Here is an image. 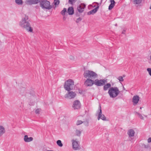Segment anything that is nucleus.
Listing matches in <instances>:
<instances>
[{
  "label": "nucleus",
  "instance_id": "nucleus-4",
  "mask_svg": "<svg viewBox=\"0 0 151 151\" xmlns=\"http://www.w3.org/2000/svg\"><path fill=\"white\" fill-rule=\"evenodd\" d=\"M39 2L40 7L44 10H50L52 7L50 4V2L47 0H41Z\"/></svg>",
  "mask_w": 151,
  "mask_h": 151
},
{
  "label": "nucleus",
  "instance_id": "nucleus-44",
  "mask_svg": "<svg viewBox=\"0 0 151 151\" xmlns=\"http://www.w3.org/2000/svg\"><path fill=\"white\" fill-rule=\"evenodd\" d=\"M123 88H124V90H125L124 89V87H123Z\"/></svg>",
  "mask_w": 151,
  "mask_h": 151
},
{
  "label": "nucleus",
  "instance_id": "nucleus-6",
  "mask_svg": "<svg viewBox=\"0 0 151 151\" xmlns=\"http://www.w3.org/2000/svg\"><path fill=\"white\" fill-rule=\"evenodd\" d=\"M107 82V79H95L94 80V84L97 86H102Z\"/></svg>",
  "mask_w": 151,
  "mask_h": 151
},
{
  "label": "nucleus",
  "instance_id": "nucleus-25",
  "mask_svg": "<svg viewBox=\"0 0 151 151\" xmlns=\"http://www.w3.org/2000/svg\"><path fill=\"white\" fill-rule=\"evenodd\" d=\"M57 144L60 147H62L63 146V144L62 143L61 141L60 140H58L57 141Z\"/></svg>",
  "mask_w": 151,
  "mask_h": 151
},
{
  "label": "nucleus",
  "instance_id": "nucleus-12",
  "mask_svg": "<svg viewBox=\"0 0 151 151\" xmlns=\"http://www.w3.org/2000/svg\"><path fill=\"white\" fill-rule=\"evenodd\" d=\"M139 100V96L136 95L133 96L132 101L133 103V105L135 106L138 103Z\"/></svg>",
  "mask_w": 151,
  "mask_h": 151
},
{
  "label": "nucleus",
  "instance_id": "nucleus-30",
  "mask_svg": "<svg viewBox=\"0 0 151 151\" xmlns=\"http://www.w3.org/2000/svg\"><path fill=\"white\" fill-rule=\"evenodd\" d=\"M83 123V122L81 120H78L76 122V125H79Z\"/></svg>",
  "mask_w": 151,
  "mask_h": 151
},
{
  "label": "nucleus",
  "instance_id": "nucleus-23",
  "mask_svg": "<svg viewBox=\"0 0 151 151\" xmlns=\"http://www.w3.org/2000/svg\"><path fill=\"white\" fill-rule=\"evenodd\" d=\"M15 3L19 5H22L23 3L22 0H15Z\"/></svg>",
  "mask_w": 151,
  "mask_h": 151
},
{
  "label": "nucleus",
  "instance_id": "nucleus-11",
  "mask_svg": "<svg viewBox=\"0 0 151 151\" xmlns=\"http://www.w3.org/2000/svg\"><path fill=\"white\" fill-rule=\"evenodd\" d=\"M72 142L73 149L75 150H79V147L78 142L74 140H72Z\"/></svg>",
  "mask_w": 151,
  "mask_h": 151
},
{
  "label": "nucleus",
  "instance_id": "nucleus-35",
  "mask_svg": "<svg viewBox=\"0 0 151 151\" xmlns=\"http://www.w3.org/2000/svg\"><path fill=\"white\" fill-rule=\"evenodd\" d=\"M81 18L80 17H79L77 19V20H76V22L77 23H78L79 22L81 21Z\"/></svg>",
  "mask_w": 151,
  "mask_h": 151
},
{
  "label": "nucleus",
  "instance_id": "nucleus-15",
  "mask_svg": "<svg viewBox=\"0 0 151 151\" xmlns=\"http://www.w3.org/2000/svg\"><path fill=\"white\" fill-rule=\"evenodd\" d=\"M24 140L25 142H28L32 141L33 138L32 137H28L27 135H25L24 137Z\"/></svg>",
  "mask_w": 151,
  "mask_h": 151
},
{
  "label": "nucleus",
  "instance_id": "nucleus-42",
  "mask_svg": "<svg viewBox=\"0 0 151 151\" xmlns=\"http://www.w3.org/2000/svg\"><path fill=\"white\" fill-rule=\"evenodd\" d=\"M150 9H151V5L150 6Z\"/></svg>",
  "mask_w": 151,
  "mask_h": 151
},
{
  "label": "nucleus",
  "instance_id": "nucleus-40",
  "mask_svg": "<svg viewBox=\"0 0 151 151\" xmlns=\"http://www.w3.org/2000/svg\"><path fill=\"white\" fill-rule=\"evenodd\" d=\"M150 61H151V55L150 56Z\"/></svg>",
  "mask_w": 151,
  "mask_h": 151
},
{
  "label": "nucleus",
  "instance_id": "nucleus-39",
  "mask_svg": "<svg viewBox=\"0 0 151 151\" xmlns=\"http://www.w3.org/2000/svg\"><path fill=\"white\" fill-rule=\"evenodd\" d=\"M63 19L64 20H65V17H64L63 18Z\"/></svg>",
  "mask_w": 151,
  "mask_h": 151
},
{
  "label": "nucleus",
  "instance_id": "nucleus-34",
  "mask_svg": "<svg viewBox=\"0 0 151 151\" xmlns=\"http://www.w3.org/2000/svg\"><path fill=\"white\" fill-rule=\"evenodd\" d=\"M41 111V109H36L35 111V112L37 114H38Z\"/></svg>",
  "mask_w": 151,
  "mask_h": 151
},
{
  "label": "nucleus",
  "instance_id": "nucleus-43",
  "mask_svg": "<svg viewBox=\"0 0 151 151\" xmlns=\"http://www.w3.org/2000/svg\"><path fill=\"white\" fill-rule=\"evenodd\" d=\"M142 108L141 107H140V109H142Z\"/></svg>",
  "mask_w": 151,
  "mask_h": 151
},
{
  "label": "nucleus",
  "instance_id": "nucleus-28",
  "mask_svg": "<svg viewBox=\"0 0 151 151\" xmlns=\"http://www.w3.org/2000/svg\"><path fill=\"white\" fill-rule=\"evenodd\" d=\"M77 0H69L68 3L69 4L72 5L73 3H75Z\"/></svg>",
  "mask_w": 151,
  "mask_h": 151
},
{
  "label": "nucleus",
  "instance_id": "nucleus-20",
  "mask_svg": "<svg viewBox=\"0 0 151 151\" xmlns=\"http://www.w3.org/2000/svg\"><path fill=\"white\" fill-rule=\"evenodd\" d=\"M103 86V90L104 91L107 90L109 88H111V84L109 83L105 84Z\"/></svg>",
  "mask_w": 151,
  "mask_h": 151
},
{
  "label": "nucleus",
  "instance_id": "nucleus-10",
  "mask_svg": "<svg viewBox=\"0 0 151 151\" xmlns=\"http://www.w3.org/2000/svg\"><path fill=\"white\" fill-rule=\"evenodd\" d=\"M85 82V84L88 86H91L94 84V81L93 79L86 78Z\"/></svg>",
  "mask_w": 151,
  "mask_h": 151
},
{
  "label": "nucleus",
  "instance_id": "nucleus-31",
  "mask_svg": "<svg viewBox=\"0 0 151 151\" xmlns=\"http://www.w3.org/2000/svg\"><path fill=\"white\" fill-rule=\"evenodd\" d=\"M137 114L138 115L139 117L140 118L142 119H144V117L140 113L137 112Z\"/></svg>",
  "mask_w": 151,
  "mask_h": 151
},
{
  "label": "nucleus",
  "instance_id": "nucleus-1",
  "mask_svg": "<svg viewBox=\"0 0 151 151\" xmlns=\"http://www.w3.org/2000/svg\"><path fill=\"white\" fill-rule=\"evenodd\" d=\"M28 17L25 15L19 22V25L21 27L25 29L28 32L32 33L33 28L28 21Z\"/></svg>",
  "mask_w": 151,
  "mask_h": 151
},
{
  "label": "nucleus",
  "instance_id": "nucleus-27",
  "mask_svg": "<svg viewBox=\"0 0 151 151\" xmlns=\"http://www.w3.org/2000/svg\"><path fill=\"white\" fill-rule=\"evenodd\" d=\"M142 146H143L144 148H146V149H151L150 146L149 144H147V145L143 144L142 145Z\"/></svg>",
  "mask_w": 151,
  "mask_h": 151
},
{
  "label": "nucleus",
  "instance_id": "nucleus-22",
  "mask_svg": "<svg viewBox=\"0 0 151 151\" xmlns=\"http://www.w3.org/2000/svg\"><path fill=\"white\" fill-rule=\"evenodd\" d=\"M99 7H97L94 9H93L91 10L88 13V14H93L96 12L97 11Z\"/></svg>",
  "mask_w": 151,
  "mask_h": 151
},
{
  "label": "nucleus",
  "instance_id": "nucleus-16",
  "mask_svg": "<svg viewBox=\"0 0 151 151\" xmlns=\"http://www.w3.org/2000/svg\"><path fill=\"white\" fill-rule=\"evenodd\" d=\"M133 3L137 6L140 5L142 1L144 0H132Z\"/></svg>",
  "mask_w": 151,
  "mask_h": 151
},
{
  "label": "nucleus",
  "instance_id": "nucleus-36",
  "mask_svg": "<svg viewBox=\"0 0 151 151\" xmlns=\"http://www.w3.org/2000/svg\"><path fill=\"white\" fill-rule=\"evenodd\" d=\"M147 141L148 143L151 142V137H150L148 139Z\"/></svg>",
  "mask_w": 151,
  "mask_h": 151
},
{
  "label": "nucleus",
  "instance_id": "nucleus-14",
  "mask_svg": "<svg viewBox=\"0 0 151 151\" xmlns=\"http://www.w3.org/2000/svg\"><path fill=\"white\" fill-rule=\"evenodd\" d=\"M40 0H26L25 3L27 4H37Z\"/></svg>",
  "mask_w": 151,
  "mask_h": 151
},
{
  "label": "nucleus",
  "instance_id": "nucleus-21",
  "mask_svg": "<svg viewBox=\"0 0 151 151\" xmlns=\"http://www.w3.org/2000/svg\"><path fill=\"white\" fill-rule=\"evenodd\" d=\"M111 4L109 6V10L111 9L115 5V2L114 0H110Z\"/></svg>",
  "mask_w": 151,
  "mask_h": 151
},
{
  "label": "nucleus",
  "instance_id": "nucleus-37",
  "mask_svg": "<svg viewBox=\"0 0 151 151\" xmlns=\"http://www.w3.org/2000/svg\"><path fill=\"white\" fill-rule=\"evenodd\" d=\"M125 32L126 31L125 30H123L122 31V33L124 34H125Z\"/></svg>",
  "mask_w": 151,
  "mask_h": 151
},
{
  "label": "nucleus",
  "instance_id": "nucleus-41",
  "mask_svg": "<svg viewBox=\"0 0 151 151\" xmlns=\"http://www.w3.org/2000/svg\"><path fill=\"white\" fill-rule=\"evenodd\" d=\"M123 77H125V75H123V76H122Z\"/></svg>",
  "mask_w": 151,
  "mask_h": 151
},
{
  "label": "nucleus",
  "instance_id": "nucleus-17",
  "mask_svg": "<svg viewBox=\"0 0 151 151\" xmlns=\"http://www.w3.org/2000/svg\"><path fill=\"white\" fill-rule=\"evenodd\" d=\"M5 132V130L4 126L0 125V137Z\"/></svg>",
  "mask_w": 151,
  "mask_h": 151
},
{
  "label": "nucleus",
  "instance_id": "nucleus-7",
  "mask_svg": "<svg viewBox=\"0 0 151 151\" xmlns=\"http://www.w3.org/2000/svg\"><path fill=\"white\" fill-rule=\"evenodd\" d=\"M76 96V94L75 92L69 91L65 95V97L69 99H71L74 98Z\"/></svg>",
  "mask_w": 151,
  "mask_h": 151
},
{
  "label": "nucleus",
  "instance_id": "nucleus-2",
  "mask_svg": "<svg viewBox=\"0 0 151 151\" xmlns=\"http://www.w3.org/2000/svg\"><path fill=\"white\" fill-rule=\"evenodd\" d=\"M120 93L118 88L116 87H111L110 88L108 91L109 94L110 98H114L118 96Z\"/></svg>",
  "mask_w": 151,
  "mask_h": 151
},
{
  "label": "nucleus",
  "instance_id": "nucleus-13",
  "mask_svg": "<svg viewBox=\"0 0 151 151\" xmlns=\"http://www.w3.org/2000/svg\"><path fill=\"white\" fill-rule=\"evenodd\" d=\"M86 5L84 4H81L78 6L77 10L80 13H82L84 11Z\"/></svg>",
  "mask_w": 151,
  "mask_h": 151
},
{
  "label": "nucleus",
  "instance_id": "nucleus-33",
  "mask_svg": "<svg viewBox=\"0 0 151 151\" xmlns=\"http://www.w3.org/2000/svg\"><path fill=\"white\" fill-rule=\"evenodd\" d=\"M54 3L55 5H58L59 3V0H54Z\"/></svg>",
  "mask_w": 151,
  "mask_h": 151
},
{
  "label": "nucleus",
  "instance_id": "nucleus-24",
  "mask_svg": "<svg viewBox=\"0 0 151 151\" xmlns=\"http://www.w3.org/2000/svg\"><path fill=\"white\" fill-rule=\"evenodd\" d=\"M76 134L78 136H80L81 134V131L78 129H76L75 131Z\"/></svg>",
  "mask_w": 151,
  "mask_h": 151
},
{
  "label": "nucleus",
  "instance_id": "nucleus-8",
  "mask_svg": "<svg viewBox=\"0 0 151 151\" xmlns=\"http://www.w3.org/2000/svg\"><path fill=\"white\" fill-rule=\"evenodd\" d=\"M100 119H101L104 121H106V117L103 114H102L101 107L100 105L99 106V108L98 120H99Z\"/></svg>",
  "mask_w": 151,
  "mask_h": 151
},
{
  "label": "nucleus",
  "instance_id": "nucleus-3",
  "mask_svg": "<svg viewBox=\"0 0 151 151\" xmlns=\"http://www.w3.org/2000/svg\"><path fill=\"white\" fill-rule=\"evenodd\" d=\"M84 77L86 78L94 79L96 78L98 75L95 72L89 70H86L83 73Z\"/></svg>",
  "mask_w": 151,
  "mask_h": 151
},
{
  "label": "nucleus",
  "instance_id": "nucleus-32",
  "mask_svg": "<svg viewBox=\"0 0 151 151\" xmlns=\"http://www.w3.org/2000/svg\"><path fill=\"white\" fill-rule=\"evenodd\" d=\"M147 71L148 72L149 75L151 76V68H148L147 69Z\"/></svg>",
  "mask_w": 151,
  "mask_h": 151
},
{
  "label": "nucleus",
  "instance_id": "nucleus-38",
  "mask_svg": "<svg viewBox=\"0 0 151 151\" xmlns=\"http://www.w3.org/2000/svg\"><path fill=\"white\" fill-rule=\"evenodd\" d=\"M84 124L86 126H88V122L86 124L85 123Z\"/></svg>",
  "mask_w": 151,
  "mask_h": 151
},
{
  "label": "nucleus",
  "instance_id": "nucleus-5",
  "mask_svg": "<svg viewBox=\"0 0 151 151\" xmlns=\"http://www.w3.org/2000/svg\"><path fill=\"white\" fill-rule=\"evenodd\" d=\"M74 87V82L72 80H68L65 83L64 88L68 91L73 89Z\"/></svg>",
  "mask_w": 151,
  "mask_h": 151
},
{
  "label": "nucleus",
  "instance_id": "nucleus-19",
  "mask_svg": "<svg viewBox=\"0 0 151 151\" xmlns=\"http://www.w3.org/2000/svg\"><path fill=\"white\" fill-rule=\"evenodd\" d=\"M134 132L132 129H130L127 132V134L129 137H133L134 136Z\"/></svg>",
  "mask_w": 151,
  "mask_h": 151
},
{
  "label": "nucleus",
  "instance_id": "nucleus-26",
  "mask_svg": "<svg viewBox=\"0 0 151 151\" xmlns=\"http://www.w3.org/2000/svg\"><path fill=\"white\" fill-rule=\"evenodd\" d=\"M67 12V9L64 8L61 11L60 13L62 15L64 16L65 14V13Z\"/></svg>",
  "mask_w": 151,
  "mask_h": 151
},
{
  "label": "nucleus",
  "instance_id": "nucleus-18",
  "mask_svg": "<svg viewBox=\"0 0 151 151\" xmlns=\"http://www.w3.org/2000/svg\"><path fill=\"white\" fill-rule=\"evenodd\" d=\"M67 12L69 15H71L73 14L74 13V10L73 7H69L68 9Z\"/></svg>",
  "mask_w": 151,
  "mask_h": 151
},
{
  "label": "nucleus",
  "instance_id": "nucleus-9",
  "mask_svg": "<svg viewBox=\"0 0 151 151\" xmlns=\"http://www.w3.org/2000/svg\"><path fill=\"white\" fill-rule=\"evenodd\" d=\"M81 107V104L80 101L78 100L75 101L73 103L72 107L75 109H78Z\"/></svg>",
  "mask_w": 151,
  "mask_h": 151
},
{
  "label": "nucleus",
  "instance_id": "nucleus-29",
  "mask_svg": "<svg viewBox=\"0 0 151 151\" xmlns=\"http://www.w3.org/2000/svg\"><path fill=\"white\" fill-rule=\"evenodd\" d=\"M117 78L120 82H122L124 81V79L122 76H119Z\"/></svg>",
  "mask_w": 151,
  "mask_h": 151
}]
</instances>
